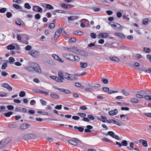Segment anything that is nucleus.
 I'll list each match as a JSON object with an SVG mask.
<instances>
[{
	"instance_id": "nucleus-1",
	"label": "nucleus",
	"mask_w": 151,
	"mask_h": 151,
	"mask_svg": "<svg viewBox=\"0 0 151 151\" xmlns=\"http://www.w3.org/2000/svg\"><path fill=\"white\" fill-rule=\"evenodd\" d=\"M114 22H109L108 24L110 25L112 27L117 31H120L122 29V26L119 24H117V25L114 24Z\"/></svg>"
},
{
	"instance_id": "nucleus-2",
	"label": "nucleus",
	"mask_w": 151,
	"mask_h": 151,
	"mask_svg": "<svg viewBox=\"0 0 151 151\" xmlns=\"http://www.w3.org/2000/svg\"><path fill=\"white\" fill-rule=\"evenodd\" d=\"M36 137L35 135L32 133L29 134L24 135L23 138L24 139H34Z\"/></svg>"
},
{
	"instance_id": "nucleus-3",
	"label": "nucleus",
	"mask_w": 151,
	"mask_h": 151,
	"mask_svg": "<svg viewBox=\"0 0 151 151\" xmlns=\"http://www.w3.org/2000/svg\"><path fill=\"white\" fill-rule=\"evenodd\" d=\"M32 10L36 12L40 13H42V9L38 6H33Z\"/></svg>"
},
{
	"instance_id": "nucleus-4",
	"label": "nucleus",
	"mask_w": 151,
	"mask_h": 151,
	"mask_svg": "<svg viewBox=\"0 0 151 151\" xmlns=\"http://www.w3.org/2000/svg\"><path fill=\"white\" fill-rule=\"evenodd\" d=\"M115 143L119 147H121L122 146H126L128 145L127 142L126 140L122 141L121 142V143L117 142H116Z\"/></svg>"
},
{
	"instance_id": "nucleus-5",
	"label": "nucleus",
	"mask_w": 151,
	"mask_h": 151,
	"mask_svg": "<svg viewBox=\"0 0 151 151\" xmlns=\"http://www.w3.org/2000/svg\"><path fill=\"white\" fill-rule=\"evenodd\" d=\"M109 36V34L107 33H100L97 35V37L100 39L102 38H106Z\"/></svg>"
},
{
	"instance_id": "nucleus-6",
	"label": "nucleus",
	"mask_w": 151,
	"mask_h": 151,
	"mask_svg": "<svg viewBox=\"0 0 151 151\" xmlns=\"http://www.w3.org/2000/svg\"><path fill=\"white\" fill-rule=\"evenodd\" d=\"M63 55L64 58L71 61H72L73 59V55L64 54Z\"/></svg>"
},
{
	"instance_id": "nucleus-7",
	"label": "nucleus",
	"mask_w": 151,
	"mask_h": 151,
	"mask_svg": "<svg viewBox=\"0 0 151 151\" xmlns=\"http://www.w3.org/2000/svg\"><path fill=\"white\" fill-rule=\"evenodd\" d=\"M35 67L34 70L35 72L37 73H42V70L40 68L39 65L37 63L36 66H35Z\"/></svg>"
},
{
	"instance_id": "nucleus-8",
	"label": "nucleus",
	"mask_w": 151,
	"mask_h": 151,
	"mask_svg": "<svg viewBox=\"0 0 151 151\" xmlns=\"http://www.w3.org/2000/svg\"><path fill=\"white\" fill-rule=\"evenodd\" d=\"M29 54L35 58H37L39 56V52L37 51H32Z\"/></svg>"
},
{
	"instance_id": "nucleus-9",
	"label": "nucleus",
	"mask_w": 151,
	"mask_h": 151,
	"mask_svg": "<svg viewBox=\"0 0 151 151\" xmlns=\"http://www.w3.org/2000/svg\"><path fill=\"white\" fill-rule=\"evenodd\" d=\"M50 96L51 98L54 99H58L60 97L59 95L52 93H50Z\"/></svg>"
},
{
	"instance_id": "nucleus-10",
	"label": "nucleus",
	"mask_w": 151,
	"mask_h": 151,
	"mask_svg": "<svg viewBox=\"0 0 151 151\" xmlns=\"http://www.w3.org/2000/svg\"><path fill=\"white\" fill-rule=\"evenodd\" d=\"M65 72L63 71H59L58 72V76L62 79L64 80V75Z\"/></svg>"
},
{
	"instance_id": "nucleus-11",
	"label": "nucleus",
	"mask_w": 151,
	"mask_h": 151,
	"mask_svg": "<svg viewBox=\"0 0 151 151\" xmlns=\"http://www.w3.org/2000/svg\"><path fill=\"white\" fill-rule=\"evenodd\" d=\"M118 111L117 109H115L114 110H111L109 112V115L113 116L116 115L118 113Z\"/></svg>"
},
{
	"instance_id": "nucleus-12",
	"label": "nucleus",
	"mask_w": 151,
	"mask_h": 151,
	"mask_svg": "<svg viewBox=\"0 0 151 151\" xmlns=\"http://www.w3.org/2000/svg\"><path fill=\"white\" fill-rule=\"evenodd\" d=\"M60 31V30L59 29L57 30L56 32L54 37V39L55 40H57L58 37L60 35L61 32Z\"/></svg>"
},
{
	"instance_id": "nucleus-13",
	"label": "nucleus",
	"mask_w": 151,
	"mask_h": 151,
	"mask_svg": "<svg viewBox=\"0 0 151 151\" xmlns=\"http://www.w3.org/2000/svg\"><path fill=\"white\" fill-rule=\"evenodd\" d=\"M77 78V76L76 75L70 74L69 80L75 81L76 80Z\"/></svg>"
},
{
	"instance_id": "nucleus-14",
	"label": "nucleus",
	"mask_w": 151,
	"mask_h": 151,
	"mask_svg": "<svg viewBox=\"0 0 151 151\" xmlns=\"http://www.w3.org/2000/svg\"><path fill=\"white\" fill-rule=\"evenodd\" d=\"M114 35H115L119 37L121 39H123L125 38L124 35L122 33L116 32L115 33Z\"/></svg>"
},
{
	"instance_id": "nucleus-15",
	"label": "nucleus",
	"mask_w": 151,
	"mask_h": 151,
	"mask_svg": "<svg viewBox=\"0 0 151 151\" xmlns=\"http://www.w3.org/2000/svg\"><path fill=\"white\" fill-rule=\"evenodd\" d=\"M110 59L114 61L119 62V59L116 57L115 56H111L109 58Z\"/></svg>"
},
{
	"instance_id": "nucleus-16",
	"label": "nucleus",
	"mask_w": 151,
	"mask_h": 151,
	"mask_svg": "<svg viewBox=\"0 0 151 151\" xmlns=\"http://www.w3.org/2000/svg\"><path fill=\"white\" fill-rule=\"evenodd\" d=\"M89 86L92 87H100L101 85L99 84L93 83L89 84Z\"/></svg>"
},
{
	"instance_id": "nucleus-17",
	"label": "nucleus",
	"mask_w": 151,
	"mask_h": 151,
	"mask_svg": "<svg viewBox=\"0 0 151 151\" xmlns=\"http://www.w3.org/2000/svg\"><path fill=\"white\" fill-rule=\"evenodd\" d=\"M7 93L4 92L0 91V97H6L8 96Z\"/></svg>"
},
{
	"instance_id": "nucleus-18",
	"label": "nucleus",
	"mask_w": 151,
	"mask_h": 151,
	"mask_svg": "<svg viewBox=\"0 0 151 151\" xmlns=\"http://www.w3.org/2000/svg\"><path fill=\"white\" fill-rule=\"evenodd\" d=\"M98 119L100 121H102L103 122H105V120L106 119V117L102 115H101L100 116V118H98Z\"/></svg>"
},
{
	"instance_id": "nucleus-19",
	"label": "nucleus",
	"mask_w": 151,
	"mask_h": 151,
	"mask_svg": "<svg viewBox=\"0 0 151 151\" xmlns=\"http://www.w3.org/2000/svg\"><path fill=\"white\" fill-rule=\"evenodd\" d=\"M88 65L87 63L81 62L80 63V66L81 68H85Z\"/></svg>"
},
{
	"instance_id": "nucleus-20",
	"label": "nucleus",
	"mask_w": 151,
	"mask_h": 151,
	"mask_svg": "<svg viewBox=\"0 0 151 151\" xmlns=\"http://www.w3.org/2000/svg\"><path fill=\"white\" fill-rule=\"evenodd\" d=\"M74 128L75 129H78L79 131L81 132H83L84 130V128L82 127H78L77 126H74Z\"/></svg>"
},
{
	"instance_id": "nucleus-21",
	"label": "nucleus",
	"mask_w": 151,
	"mask_h": 151,
	"mask_svg": "<svg viewBox=\"0 0 151 151\" xmlns=\"http://www.w3.org/2000/svg\"><path fill=\"white\" fill-rule=\"evenodd\" d=\"M37 63H33V62H30L29 63V65H31V66L32 68V70L33 71H34V69L35 68V66H36Z\"/></svg>"
},
{
	"instance_id": "nucleus-22",
	"label": "nucleus",
	"mask_w": 151,
	"mask_h": 151,
	"mask_svg": "<svg viewBox=\"0 0 151 151\" xmlns=\"http://www.w3.org/2000/svg\"><path fill=\"white\" fill-rule=\"evenodd\" d=\"M69 142L74 145L76 146L77 145L78 143L75 141L74 139H70L69 140Z\"/></svg>"
},
{
	"instance_id": "nucleus-23",
	"label": "nucleus",
	"mask_w": 151,
	"mask_h": 151,
	"mask_svg": "<svg viewBox=\"0 0 151 151\" xmlns=\"http://www.w3.org/2000/svg\"><path fill=\"white\" fill-rule=\"evenodd\" d=\"M61 92H63L66 94H69L70 93V91L68 89L62 88Z\"/></svg>"
},
{
	"instance_id": "nucleus-24",
	"label": "nucleus",
	"mask_w": 151,
	"mask_h": 151,
	"mask_svg": "<svg viewBox=\"0 0 151 151\" xmlns=\"http://www.w3.org/2000/svg\"><path fill=\"white\" fill-rule=\"evenodd\" d=\"M24 68L25 69H26L29 71V72H32L33 71L32 70V68L31 65H29V66H25L24 67Z\"/></svg>"
},
{
	"instance_id": "nucleus-25",
	"label": "nucleus",
	"mask_w": 151,
	"mask_h": 151,
	"mask_svg": "<svg viewBox=\"0 0 151 151\" xmlns=\"http://www.w3.org/2000/svg\"><path fill=\"white\" fill-rule=\"evenodd\" d=\"M73 33L75 35H81L83 34V32H82L79 30L74 31Z\"/></svg>"
},
{
	"instance_id": "nucleus-26",
	"label": "nucleus",
	"mask_w": 151,
	"mask_h": 151,
	"mask_svg": "<svg viewBox=\"0 0 151 151\" xmlns=\"http://www.w3.org/2000/svg\"><path fill=\"white\" fill-rule=\"evenodd\" d=\"M13 112L11 111H9L7 113H5L4 114V115L7 117H9L10 115L12 114Z\"/></svg>"
},
{
	"instance_id": "nucleus-27",
	"label": "nucleus",
	"mask_w": 151,
	"mask_h": 151,
	"mask_svg": "<svg viewBox=\"0 0 151 151\" xmlns=\"http://www.w3.org/2000/svg\"><path fill=\"white\" fill-rule=\"evenodd\" d=\"M114 133L112 131H109L107 132V134L104 133L103 134H105L106 135H109L112 137H113V136L114 135Z\"/></svg>"
},
{
	"instance_id": "nucleus-28",
	"label": "nucleus",
	"mask_w": 151,
	"mask_h": 151,
	"mask_svg": "<svg viewBox=\"0 0 151 151\" xmlns=\"http://www.w3.org/2000/svg\"><path fill=\"white\" fill-rule=\"evenodd\" d=\"M131 101L132 103L137 104L139 102L138 100L136 98H133L131 100Z\"/></svg>"
},
{
	"instance_id": "nucleus-29",
	"label": "nucleus",
	"mask_w": 151,
	"mask_h": 151,
	"mask_svg": "<svg viewBox=\"0 0 151 151\" xmlns=\"http://www.w3.org/2000/svg\"><path fill=\"white\" fill-rule=\"evenodd\" d=\"M13 6L14 7V8L17 9H22V6L16 4H14L13 5Z\"/></svg>"
},
{
	"instance_id": "nucleus-30",
	"label": "nucleus",
	"mask_w": 151,
	"mask_h": 151,
	"mask_svg": "<svg viewBox=\"0 0 151 151\" xmlns=\"http://www.w3.org/2000/svg\"><path fill=\"white\" fill-rule=\"evenodd\" d=\"M15 47L13 45H9L7 47V49L9 50H14L15 49Z\"/></svg>"
},
{
	"instance_id": "nucleus-31",
	"label": "nucleus",
	"mask_w": 151,
	"mask_h": 151,
	"mask_svg": "<svg viewBox=\"0 0 151 151\" xmlns=\"http://www.w3.org/2000/svg\"><path fill=\"white\" fill-rule=\"evenodd\" d=\"M63 28L61 27L59 29L60 30V32H63V35L64 36H66L67 35V34L66 32L65 31L63 30Z\"/></svg>"
},
{
	"instance_id": "nucleus-32",
	"label": "nucleus",
	"mask_w": 151,
	"mask_h": 151,
	"mask_svg": "<svg viewBox=\"0 0 151 151\" xmlns=\"http://www.w3.org/2000/svg\"><path fill=\"white\" fill-rule=\"evenodd\" d=\"M137 93H139L140 95H143V96L145 95L146 93V91H143V90H141L139 91H138Z\"/></svg>"
},
{
	"instance_id": "nucleus-33",
	"label": "nucleus",
	"mask_w": 151,
	"mask_h": 151,
	"mask_svg": "<svg viewBox=\"0 0 151 151\" xmlns=\"http://www.w3.org/2000/svg\"><path fill=\"white\" fill-rule=\"evenodd\" d=\"M56 79L55 81L59 83H63V80L61 78H59L58 77L56 76Z\"/></svg>"
},
{
	"instance_id": "nucleus-34",
	"label": "nucleus",
	"mask_w": 151,
	"mask_h": 151,
	"mask_svg": "<svg viewBox=\"0 0 151 151\" xmlns=\"http://www.w3.org/2000/svg\"><path fill=\"white\" fill-rule=\"evenodd\" d=\"M24 7L25 8L28 9H30L31 8V6L29 4L27 3H26L24 5Z\"/></svg>"
},
{
	"instance_id": "nucleus-35",
	"label": "nucleus",
	"mask_w": 151,
	"mask_h": 151,
	"mask_svg": "<svg viewBox=\"0 0 151 151\" xmlns=\"http://www.w3.org/2000/svg\"><path fill=\"white\" fill-rule=\"evenodd\" d=\"M76 41V39L74 37L71 38L68 40V42L70 43L75 42Z\"/></svg>"
},
{
	"instance_id": "nucleus-36",
	"label": "nucleus",
	"mask_w": 151,
	"mask_h": 151,
	"mask_svg": "<svg viewBox=\"0 0 151 151\" xmlns=\"http://www.w3.org/2000/svg\"><path fill=\"white\" fill-rule=\"evenodd\" d=\"M151 50L149 48H146L144 47L143 48V51L147 53H150Z\"/></svg>"
},
{
	"instance_id": "nucleus-37",
	"label": "nucleus",
	"mask_w": 151,
	"mask_h": 151,
	"mask_svg": "<svg viewBox=\"0 0 151 151\" xmlns=\"http://www.w3.org/2000/svg\"><path fill=\"white\" fill-rule=\"evenodd\" d=\"M7 63H4L2 65L1 69L2 70L5 69H6V67H7Z\"/></svg>"
},
{
	"instance_id": "nucleus-38",
	"label": "nucleus",
	"mask_w": 151,
	"mask_h": 151,
	"mask_svg": "<svg viewBox=\"0 0 151 151\" xmlns=\"http://www.w3.org/2000/svg\"><path fill=\"white\" fill-rule=\"evenodd\" d=\"M25 94L26 93L24 91H22L19 93V96L20 97H24L25 96Z\"/></svg>"
},
{
	"instance_id": "nucleus-39",
	"label": "nucleus",
	"mask_w": 151,
	"mask_h": 151,
	"mask_svg": "<svg viewBox=\"0 0 151 151\" xmlns=\"http://www.w3.org/2000/svg\"><path fill=\"white\" fill-rule=\"evenodd\" d=\"M149 22V19L147 18L144 19L142 21V23L144 25H146L148 24Z\"/></svg>"
},
{
	"instance_id": "nucleus-40",
	"label": "nucleus",
	"mask_w": 151,
	"mask_h": 151,
	"mask_svg": "<svg viewBox=\"0 0 151 151\" xmlns=\"http://www.w3.org/2000/svg\"><path fill=\"white\" fill-rule=\"evenodd\" d=\"M73 59L72 61H76L78 62L79 60V58L77 56H74L73 55Z\"/></svg>"
},
{
	"instance_id": "nucleus-41",
	"label": "nucleus",
	"mask_w": 151,
	"mask_h": 151,
	"mask_svg": "<svg viewBox=\"0 0 151 151\" xmlns=\"http://www.w3.org/2000/svg\"><path fill=\"white\" fill-rule=\"evenodd\" d=\"M17 127V125L14 124H10L8 125V127L10 128H16Z\"/></svg>"
},
{
	"instance_id": "nucleus-42",
	"label": "nucleus",
	"mask_w": 151,
	"mask_h": 151,
	"mask_svg": "<svg viewBox=\"0 0 151 151\" xmlns=\"http://www.w3.org/2000/svg\"><path fill=\"white\" fill-rule=\"evenodd\" d=\"M77 115H79L81 117L83 118L86 117V116L85 114L82 113H77Z\"/></svg>"
},
{
	"instance_id": "nucleus-43",
	"label": "nucleus",
	"mask_w": 151,
	"mask_h": 151,
	"mask_svg": "<svg viewBox=\"0 0 151 151\" xmlns=\"http://www.w3.org/2000/svg\"><path fill=\"white\" fill-rule=\"evenodd\" d=\"M102 139L104 141L108 142H112V141L110 140L109 139H107L106 137H103L102 138Z\"/></svg>"
},
{
	"instance_id": "nucleus-44",
	"label": "nucleus",
	"mask_w": 151,
	"mask_h": 151,
	"mask_svg": "<svg viewBox=\"0 0 151 151\" xmlns=\"http://www.w3.org/2000/svg\"><path fill=\"white\" fill-rule=\"evenodd\" d=\"M70 74H68L67 73L65 72V74L64 75V78L66 79L69 80L70 78Z\"/></svg>"
},
{
	"instance_id": "nucleus-45",
	"label": "nucleus",
	"mask_w": 151,
	"mask_h": 151,
	"mask_svg": "<svg viewBox=\"0 0 151 151\" xmlns=\"http://www.w3.org/2000/svg\"><path fill=\"white\" fill-rule=\"evenodd\" d=\"M46 7L47 9H53L54 8L52 5L48 4H46Z\"/></svg>"
},
{
	"instance_id": "nucleus-46",
	"label": "nucleus",
	"mask_w": 151,
	"mask_h": 151,
	"mask_svg": "<svg viewBox=\"0 0 151 151\" xmlns=\"http://www.w3.org/2000/svg\"><path fill=\"white\" fill-rule=\"evenodd\" d=\"M91 37L93 39L95 38L96 37V35L94 33H90Z\"/></svg>"
},
{
	"instance_id": "nucleus-47",
	"label": "nucleus",
	"mask_w": 151,
	"mask_h": 151,
	"mask_svg": "<svg viewBox=\"0 0 151 151\" xmlns=\"http://www.w3.org/2000/svg\"><path fill=\"white\" fill-rule=\"evenodd\" d=\"M101 81L104 83L107 84L108 83V79H105L104 78H102L101 79Z\"/></svg>"
},
{
	"instance_id": "nucleus-48",
	"label": "nucleus",
	"mask_w": 151,
	"mask_h": 151,
	"mask_svg": "<svg viewBox=\"0 0 151 151\" xmlns=\"http://www.w3.org/2000/svg\"><path fill=\"white\" fill-rule=\"evenodd\" d=\"M142 145L144 147H146L147 146V141L145 140H142Z\"/></svg>"
},
{
	"instance_id": "nucleus-49",
	"label": "nucleus",
	"mask_w": 151,
	"mask_h": 151,
	"mask_svg": "<svg viewBox=\"0 0 151 151\" xmlns=\"http://www.w3.org/2000/svg\"><path fill=\"white\" fill-rule=\"evenodd\" d=\"M7 10V9L5 8H3L0 9V12L1 13H4Z\"/></svg>"
},
{
	"instance_id": "nucleus-50",
	"label": "nucleus",
	"mask_w": 151,
	"mask_h": 151,
	"mask_svg": "<svg viewBox=\"0 0 151 151\" xmlns=\"http://www.w3.org/2000/svg\"><path fill=\"white\" fill-rule=\"evenodd\" d=\"M77 48L76 47H73L72 48H70V50L69 51L72 52H75Z\"/></svg>"
},
{
	"instance_id": "nucleus-51",
	"label": "nucleus",
	"mask_w": 151,
	"mask_h": 151,
	"mask_svg": "<svg viewBox=\"0 0 151 151\" xmlns=\"http://www.w3.org/2000/svg\"><path fill=\"white\" fill-rule=\"evenodd\" d=\"M35 18L37 19H39L41 17V15L39 14H37L35 16Z\"/></svg>"
},
{
	"instance_id": "nucleus-52",
	"label": "nucleus",
	"mask_w": 151,
	"mask_h": 151,
	"mask_svg": "<svg viewBox=\"0 0 151 151\" xmlns=\"http://www.w3.org/2000/svg\"><path fill=\"white\" fill-rule=\"evenodd\" d=\"M52 56L56 60H58V58H59L58 55L55 54H53L52 55Z\"/></svg>"
},
{
	"instance_id": "nucleus-53",
	"label": "nucleus",
	"mask_w": 151,
	"mask_h": 151,
	"mask_svg": "<svg viewBox=\"0 0 151 151\" xmlns=\"http://www.w3.org/2000/svg\"><path fill=\"white\" fill-rule=\"evenodd\" d=\"M9 63H13V62L14 61V59L12 57H10L9 58Z\"/></svg>"
},
{
	"instance_id": "nucleus-54",
	"label": "nucleus",
	"mask_w": 151,
	"mask_h": 151,
	"mask_svg": "<svg viewBox=\"0 0 151 151\" xmlns=\"http://www.w3.org/2000/svg\"><path fill=\"white\" fill-rule=\"evenodd\" d=\"M32 91L34 92L37 93H40L41 90L39 89H38L36 88L32 90Z\"/></svg>"
},
{
	"instance_id": "nucleus-55",
	"label": "nucleus",
	"mask_w": 151,
	"mask_h": 151,
	"mask_svg": "<svg viewBox=\"0 0 151 151\" xmlns=\"http://www.w3.org/2000/svg\"><path fill=\"white\" fill-rule=\"evenodd\" d=\"M54 12H58V13H65V11L61 10H56V11H54Z\"/></svg>"
},
{
	"instance_id": "nucleus-56",
	"label": "nucleus",
	"mask_w": 151,
	"mask_h": 151,
	"mask_svg": "<svg viewBox=\"0 0 151 151\" xmlns=\"http://www.w3.org/2000/svg\"><path fill=\"white\" fill-rule=\"evenodd\" d=\"M7 108L9 110H12L14 109V106L12 105H10L7 106Z\"/></svg>"
},
{
	"instance_id": "nucleus-57",
	"label": "nucleus",
	"mask_w": 151,
	"mask_h": 151,
	"mask_svg": "<svg viewBox=\"0 0 151 151\" xmlns=\"http://www.w3.org/2000/svg\"><path fill=\"white\" fill-rule=\"evenodd\" d=\"M68 18V20H72V21L74 20L75 19H77V18L76 19L74 17H73V16L69 17Z\"/></svg>"
},
{
	"instance_id": "nucleus-58",
	"label": "nucleus",
	"mask_w": 151,
	"mask_h": 151,
	"mask_svg": "<svg viewBox=\"0 0 151 151\" xmlns=\"http://www.w3.org/2000/svg\"><path fill=\"white\" fill-rule=\"evenodd\" d=\"M55 27V24L50 23L49 25V28H50V29H52L54 28Z\"/></svg>"
},
{
	"instance_id": "nucleus-59",
	"label": "nucleus",
	"mask_w": 151,
	"mask_h": 151,
	"mask_svg": "<svg viewBox=\"0 0 151 151\" xmlns=\"http://www.w3.org/2000/svg\"><path fill=\"white\" fill-rule=\"evenodd\" d=\"M12 14L10 12H7L6 13V16L7 18H9L11 17Z\"/></svg>"
},
{
	"instance_id": "nucleus-60",
	"label": "nucleus",
	"mask_w": 151,
	"mask_h": 151,
	"mask_svg": "<svg viewBox=\"0 0 151 151\" xmlns=\"http://www.w3.org/2000/svg\"><path fill=\"white\" fill-rule=\"evenodd\" d=\"M9 85V84H8L5 83L2 84L1 86L2 87L6 88L8 87Z\"/></svg>"
},
{
	"instance_id": "nucleus-61",
	"label": "nucleus",
	"mask_w": 151,
	"mask_h": 151,
	"mask_svg": "<svg viewBox=\"0 0 151 151\" xmlns=\"http://www.w3.org/2000/svg\"><path fill=\"white\" fill-rule=\"evenodd\" d=\"M72 118L75 120H77L79 119L80 117L78 116H72Z\"/></svg>"
},
{
	"instance_id": "nucleus-62",
	"label": "nucleus",
	"mask_w": 151,
	"mask_h": 151,
	"mask_svg": "<svg viewBox=\"0 0 151 151\" xmlns=\"http://www.w3.org/2000/svg\"><path fill=\"white\" fill-rule=\"evenodd\" d=\"M85 91L87 92L89 91L91 92L93 91V89L91 88H86L85 89Z\"/></svg>"
},
{
	"instance_id": "nucleus-63",
	"label": "nucleus",
	"mask_w": 151,
	"mask_h": 151,
	"mask_svg": "<svg viewBox=\"0 0 151 151\" xmlns=\"http://www.w3.org/2000/svg\"><path fill=\"white\" fill-rule=\"evenodd\" d=\"M62 105H57L55 107V108L58 110H60L62 109Z\"/></svg>"
},
{
	"instance_id": "nucleus-64",
	"label": "nucleus",
	"mask_w": 151,
	"mask_h": 151,
	"mask_svg": "<svg viewBox=\"0 0 151 151\" xmlns=\"http://www.w3.org/2000/svg\"><path fill=\"white\" fill-rule=\"evenodd\" d=\"M145 95H146L147 96H149L151 97V91H146Z\"/></svg>"
}]
</instances>
